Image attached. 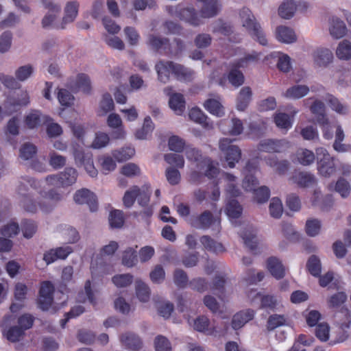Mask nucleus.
Returning a JSON list of instances; mask_svg holds the SVG:
<instances>
[{"instance_id": "nucleus-6", "label": "nucleus", "mask_w": 351, "mask_h": 351, "mask_svg": "<svg viewBox=\"0 0 351 351\" xmlns=\"http://www.w3.org/2000/svg\"><path fill=\"white\" fill-rule=\"evenodd\" d=\"M77 171L73 167H66L64 171L47 176L46 181L49 185L56 187H65L74 184L77 178Z\"/></svg>"}, {"instance_id": "nucleus-10", "label": "nucleus", "mask_w": 351, "mask_h": 351, "mask_svg": "<svg viewBox=\"0 0 351 351\" xmlns=\"http://www.w3.org/2000/svg\"><path fill=\"white\" fill-rule=\"evenodd\" d=\"M232 140L223 138L219 141V149L224 154L230 168H233L241 158V151L237 145H232Z\"/></svg>"}, {"instance_id": "nucleus-52", "label": "nucleus", "mask_w": 351, "mask_h": 351, "mask_svg": "<svg viewBox=\"0 0 351 351\" xmlns=\"http://www.w3.org/2000/svg\"><path fill=\"white\" fill-rule=\"evenodd\" d=\"M306 267L309 273L313 276L317 277L321 274L320 260L315 255L310 256L306 263Z\"/></svg>"}, {"instance_id": "nucleus-34", "label": "nucleus", "mask_w": 351, "mask_h": 351, "mask_svg": "<svg viewBox=\"0 0 351 351\" xmlns=\"http://www.w3.org/2000/svg\"><path fill=\"white\" fill-rule=\"evenodd\" d=\"M169 106L177 114H182L185 110V100L181 93H173L169 98Z\"/></svg>"}, {"instance_id": "nucleus-39", "label": "nucleus", "mask_w": 351, "mask_h": 351, "mask_svg": "<svg viewBox=\"0 0 351 351\" xmlns=\"http://www.w3.org/2000/svg\"><path fill=\"white\" fill-rule=\"evenodd\" d=\"M209 319L204 315L197 317L194 321V328L199 331L205 332L207 335H214L215 328H210Z\"/></svg>"}, {"instance_id": "nucleus-48", "label": "nucleus", "mask_w": 351, "mask_h": 351, "mask_svg": "<svg viewBox=\"0 0 351 351\" xmlns=\"http://www.w3.org/2000/svg\"><path fill=\"white\" fill-rule=\"evenodd\" d=\"M154 128L151 118L147 116L145 118L143 127L136 132L135 136L138 139H145Z\"/></svg>"}, {"instance_id": "nucleus-21", "label": "nucleus", "mask_w": 351, "mask_h": 351, "mask_svg": "<svg viewBox=\"0 0 351 351\" xmlns=\"http://www.w3.org/2000/svg\"><path fill=\"white\" fill-rule=\"evenodd\" d=\"M199 241L205 250L218 254L226 251L225 247L222 243L216 241L210 236L204 235L200 237Z\"/></svg>"}, {"instance_id": "nucleus-22", "label": "nucleus", "mask_w": 351, "mask_h": 351, "mask_svg": "<svg viewBox=\"0 0 351 351\" xmlns=\"http://www.w3.org/2000/svg\"><path fill=\"white\" fill-rule=\"evenodd\" d=\"M245 245L254 254H256L258 240L254 230L252 228H245L240 232Z\"/></svg>"}, {"instance_id": "nucleus-31", "label": "nucleus", "mask_w": 351, "mask_h": 351, "mask_svg": "<svg viewBox=\"0 0 351 351\" xmlns=\"http://www.w3.org/2000/svg\"><path fill=\"white\" fill-rule=\"evenodd\" d=\"M221 4L217 0H210L204 3L201 9L203 18H211L216 16L221 10Z\"/></svg>"}, {"instance_id": "nucleus-63", "label": "nucleus", "mask_w": 351, "mask_h": 351, "mask_svg": "<svg viewBox=\"0 0 351 351\" xmlns=\"http://www.w3.org/2000/svg\"><path fill=\"white\" fill-rule=\"evenodd\" d=\"M34 72V68L30 64L19 66L15 71L17 80L23 82L28 79Z\"/></svg>"}, {"instance_id": "nucleus-40", "label": "nucleus", "mask_w": 351, "mask_h": 351, "mask_svg": "<svg viewBox=\"0 0 351 351\" xmlns=\"http://www.w3.org/2000/svg\"><path fill=\"white\" fill-rule=\"evenodd\" d=\"M256 298H259L261 304L260 308L267 311H274L277 306V300L272 295H263L261 293H256Z\"/></svg>"}, {"instance_id": "nucleus-15", "label": "nucleus", "mask_w": 351, "mask_h": 351, "mask_svg": "<svg viewBox=\"0 0 351 351\" xmlns=\"http://www.w3.org/2000/svg\"><path fill=\"white\" fill-rule=\"evenodd\" d=\"M147 44L156 52L170 56L171 52V46L170 41L167 38H163L156 35H149Z\"/></svg>"}, {"instance_id": "nucleus-41", "label": "nucleus", "mask_w": 351, "mask_h": 351, "mask_svg": "<svg viewBox=\"0 0 351 351\" xmlns=\"http://www.w3.org/2000/svg\"><path fill=\"white\" fill-rule=\"evenodd\" d=\"M296 10V5L293 0H286L278 8V14L280 17L289 19L292 18Z\"/></svg>"}, {"instance_id": "nucleus-11", "label": "nucleus", "mask_w": 351, "mask_h": 351, "mask_svg": "<svg viewBox=\"0 0 351 351\" xmlns=\"http://www.w3.org/2000/svg\"><path fill=\"white\" fill-rule=\"evenodd\" d=\"M291 147V143L285 139L267 138L259 142L257 149L259 152L269 154L283 153Z\"/></svg>"}, {"instance_id": "nucleus-58", "label": "nucleus", "mask_w": 351, "mask_h": 351, "mask_svg": "<svg viewBox=\"0 0 351 351\" xmlns=\"http://www.w3.org/2000/svg\"><path fill=\"white\" fill-rule=\"evenodd\" d=\"M37 152V148L32 143H27L20 149V157L23 160L32 159Z\"/></svg>"}, {"instance_id": "nucleus-16", "label": "nucleus", "mask_w": 351, "mask_h": 351, "mask_svg": "<svg viewBox=\"0 0 351 351\" xmlns=\"http://www.w3.org/2000/svg\"><path fill=\"white\" fill-rule=\"evenodd\" d=\"M215 221L213 213L210 210H205L197 216H191L188 223L193 228L206 230Z\"/></svg>"}, {"instance_id": "nucleus-20", "label": "nucleus", "mask_w": 351, "mask_h": 351, "mask_svg": "<svg viewBox=\"0 0 351 351\" xmlns=\"http://www.w3.org/2000/svg\"><path fill=\"white\" fill-rule=\"evenodd\" d=\"M121 343L128 349L139 350L143 346L140 337L132 332H126L120 337Z\"/></svg>"}, {"instance_id": "nucleus-5", "label": "nucleus", "mask_w": 351, "mask_h": 351, "mask_svg": "<svg viewBox=\"0 0 351 351\" xmlns=\"http://www.w3.org/2000/svg\"><path fill=\"white\" fill-rule=\"evenodd\" d=\"M166 10L173 17H177L193 26H198L201 19L193 8H182L180 5L177 6H167Z\"/></svg>"}, {"instance_id": "nucleus-47", "label": "nucleus", "mask_w": 351, "mask_h": 351, "mask_svg": "<svg viewBox=\"0 0 351 351\" xmlns=\"http://www.w3.org/2000/svg\"><path fill=\"white\" fill-rule=\"evenodd\" d=\"M243 208L239 202L234 199H230L226 205V214L232 219H238L242 214Z\"/></svg>"}, {"instance_id": "nucleus-60", "label": "nucleus", "mask_w": 351, "mask_h": 351, "mask_svg": "<svg viewBox=\"0 0 351 351\" xmlns=\"http://www.w3.org/2000/svg\"><path fill=\"white\" fill-rule=\"evenodd\" d=\"M99 108L101 112V115L105 114L114 109V101L110 94L107 93L103 95L99 104Z\"/></svg>"}, {"instance_id": "nucleus-18", "label": "nucleus", "mask_w": 351, "mask_h": 351, "mask_svg": "<svg viewBox=\"0 0 351 351\" xmlns=\"http://www.w3.org/2000/svg\"><path fill=\"white\" fill-rule=\"evenodd\" d=\"M108 125L114 130L111 132V136L114 139L125 138V132L120 116L116 113H111L107 119Z\"/></svg>"}, {"instance_id": "nucleus-3", "label": "nucleus", "mask_w": 351, "mask_h": 351, "mask_svg": "<svg viewBox=\"0 0 351 351\" xmlns=\"http://www.w3.org/2000/svg\"><path fill=\"white\" fill-rule=\"evenodd\" d=\"M239 15L243 26L246 28L252 38L256 40L261 45H267V40L266 36L260 24L256 21V19L250 10L243 8L240 10Z\"/></svg>"}, {"instance_id": "nucleus-53", "label": "nucleus", "mask_w": 351, "mask_h": 351, "mask_svg": "<svg viewBox=\"0 0 351 351\" xmlns=\"http://www.w3.org/2000/svg\"><path fill=\"white\" fill-rule=\"evenodd\" d=\"M336 54L339 59H350L351 58V43L347 40L341 42L337 49Z\"/></svg>"}, {"instance_id": "nucleus-42", "label": "nucleus", "mask_w": 351, "mask_h": 351, "mask_svg": "<svg viewBox=\"0 0 351 351\" xmlns=\"http://www.w3.org/2000/svg\"><path fill=\"white\" fill-rule=\"evenodd\" d=\"M204 106L206 110L213 115L222 117L224 114L223 106L217 99H206L204 104Z\"/></svg>"}, {"instance_id": "nucleus-9", "label": "nucleus", "mask_w": 351, "mask_h": 351, "mask_svg": "<svg viewBox=\"0 0 351 351\" xmlns=\"http://www.w3.org/2000/svg\"><path fill=\"white\" fill-rule=\"evenodd\" d=\"M317 170L320 175L329 177L335 171L334 158L323 147L316 149Z\"/></svg>"}, {"instance_id": "nucleus-7", "label": "nucleus", "mask_w": 351, "mask_h": 351, "mask_svg": "<svg viewBox=\"0 0 351 351\" xmlns=\"http://www.w3.org/2000/svg\"><path fill=\"white\" fill-rule=\"evenodd\" d=\"M335 317L339 326L335 343H341L348 337V329L351 324V314L347 308L342 307L335 313Z\"/></svg>"}, {"instance_id": "nucleus-29", "label": "nucleus", "mask_w": 351, "mask_h": 351, "mask_svg": "<svg viewBox=\"0 0 351 351\" xmlns=\"http://www.w3.org/2000/svg\"><path fill=\"white\" fill-rule=\"evenodd\" d=\"M276 38L285 43H292L296 40V35L294 31L285 26H279L276 31Z\"/></svg>"}, {"instance_id": "nucleus-30", "label": "nucleus", "mask_w": 351, "mask_h": 351, "mask_svg": "<svg viewBox=\"0 0 351 351\" xmlns=\"http://www.w3.org/2000/svg\"><path fill=\"white\" fill-rule=\"evenodd\" d=\"M136 197L138 203L143 207L147 206L150 201L152 191L148 185H143L141 187L134 186Z\"/></svg>"}, {"instance_id": "nucleus-4", "label": "nucleus", "mask_w": 351, "mask_h": 351, "mask_svg": "<svg viewBox=\"0 0 351 351\" xmlns=\"http://www.w3.org/2000/svg\"><path fill=\"white\" fill-rule=\"evenodd\" d=\"M258 59V54L256 52H253L252 53L245 55L244 58L234 62L228 75V79L230 83L235 87L241 86L244 82V75L243 73L239 71V68L244 67L249 62H256Z\"/></svg>"}, {"instance_id": "nucleus-32", "label": "nucleus", "mask_w": 351, "mask_h": 351, "mask_svg": "<svg viewBox=\"0 0 351 351\" xmlns=\"http://www.w3.org/2000/svg\"><path fill=\"white\" fill-rule=\"evenodd\" d=\"M77 301L78 302L82 303L88 301L93 306L96 304V299L91 288V281L90 280H87L86 281L84 285V290L78 293L77 296Z\"/></svg>"}, {"instance_id": "nucleus-17", "label": "nucleus", "mask_w": 351, "mask_h": 351, "mask_svg": "<svg viewBox=\"0 0 351 351\" xmlns=\"http://www.w3.org/2000/svg\"><path fill=\"white\" fill-rule=\"evenodd\" d=\"M73 199L77 204H86L92 212L97 210L98 203L96 195L88 189H82L77 191Z\"/></svg>"}, {"instance_id": "nucleus-49", "label": "nucleus", "mask_w": 351, "mask_h": 351, "mask_svg": "<svg viewBox=\"0 0 351 351\" xmlns=\"http://www.w3.org/2000/svg\"><path fill=\"white\" fill-rule=\"evenodd\" d=\"M76 87L86 94L91 91V84L89 77L84 73H79L76 78Z\"/></svg>"}, {"instance_id": "nucleus-59", "label": "nucleus", "mask_w": 351, "mask_h": 351, "mask_svg": "<svg viewBox=\"0 0 351 351\" xmlns=\"http://www.w3.org/2000/svg\"><path fill=\"white\" fill-rule=\"evenodd\" d=\"M112 281L117 287H125L132 284L133 276L130 274L115 275Z\"/></svg>"}, {"instance_id": "nucleus-44", "label": "nucleus", "mask_w": 351, "mask_h": 351, "mask_svg": "<svg viewBox=\"0 0 351 351\" xmlns=\"http://www.w3.org/2000/svg\"><path fill=\"white\" fill-rule=\"evenodd\" d=\"M136 294L138 299L143 302L149 301L150 298V289L141 280L136 281Z\"/></svg>"}, {"instance_id": "nucleus-46", "label": "nucleus", "mask_w": 351, "mask_h": 351, "mask_svg": "<svg viewBox=\"0 0 351 351\" xmlns=\"http://www.w3.org/2000/svg\"><path fill=\"white\" fill-rule=\"evenodd\" d=\"M274 123L278 128L285 130L286 132L292 126L289 115L283 112H278L274 115Z\"/></svg>"}, {"instance_id": "nucleus-50", "label": "nucleus", "mask_w": 351, "mask_h": 351, "mask_svg": "<svg viewBox=\"0 0 351 351\" xmlns=\"http://www.w3.org/2000/svg\"><path fill=\"white\" fill-rule=\"evenodd\" d=\"M125 219L123 213L119 210H114L110 213L109 223L112 228H121L124 223Z\"/></svg>"}, {"instance_id": "nucleus-64", "label": "nucleus", "mask_w": 351, "mask_h": 351, "mask_svg": "<svg viewBox=\"0 0 351 351\" xmlns=\"http://www.w3.org/2000/svg\"><path fill=\"white\" fill-rule=\"evenodd\" d=\"M269 208L271 217L277 219L281 217L283 208L281 200L279 198H272Z\"/></svg>"}, {"instance_id": "nucleus-35", "label": "nucleus", "mask_w": 351, "mask_h": 351, "mask_svg": "<svg viewBox=\"0 0 351 351\" xmlns=\"http://www.w3.org/2000/svg\"><path fill=\"white\" fill-rule=\"evenodd\" d=\"M347 28L343 21L332 18L330 27V33L335 38H341L346 34Z\"/></svg>"}, {"instance_id": "nucleus-12", "label": "nucleus", "mask_w": 351, "mask_h": 351, "mask_svg": "<svg viewBox=\"0 0 351 351\" xmlns=\"http://www.w3.org/2000/svg\"><path fill=\"white\" fill-rule=\"evenodd\" d=\"M55 287L51 281L45 280L41 282L37 300V304L42 311L49 309L53 302Z\"/></svg>"}, {"instance_id": "nucleus-55", "label": "nucleus", "mask_w": 351, "mask_h": 351, "mask_svg": "<svg viewBox=\"0 0 351 351\" xmlns=\"http://www.w3.org/2000/svg\"><path fill=\"white\" fill-rule=\"evenodd\" d=\"M226 284V279L223 276H216L214 278L212 290L214 291H217L215 294L218 296V298L223 300H224V286Z\"/></svg>"}, {"instance_id": "nucleus-56", "label": "nucleus", "mask_w": 351, "mask_h": 351, "mask_svg": "<svg viewBox=\"0 0 351 351\" xmlns=\"http://www.w3.org/2000/svg\"><path fill=\"white\" fill-rule=\"evenodd\" d=\"M21 230L24 237L32 238L37 230V225L32 220L24 219L21 222Z\"/></svg>"}, {"instance_id": "nucleus-23", "label": "nucleus", "mask_w": 351, "mask_h": 351, "mask_svg": "<svg viewBox=\"0 0 351 351\" xmlns=\"http://www.w3.org/2000/svg\"><path fill=\"white\" fill-rule=\"evenodd\" d=\"M189 116L191 120L200 124L204 128L210 130L213 128V124L209 121L208 117L198 108H193L190 110Z\"/></svg>"}, {"instance_id": "nucleus-26", "label": "nucleus", "mask_w": 351, "mask_h": 351, "mask_svg": "<svg viewBox=\"0 0 351 351\" xmlns=\"http://www.w3.org/2000/svg\"><path fill=\"white\" fill-rule=\"evenodd\" d=\"M171 74L178 80L183 81H191L193 78L194 72L191 69H189L184 66L174 63L171 61Z\"/></svg>"}, {"instance_id": "nucleus-2", "label": "nucleus", "mask_w": 351, "mask_h": 351, "mask_svg": "<svg viewBox=\"0 0 351 351\" xmlns=\"http://www.w3.org/2000/svg\"><path fill=\"white\" fill-rule=\"evenodd\" d=\"M257 167L255 160H249L245 165V170L248 171L243 180L242 186L246 191H253L254 199L257 203L262 204L267 202L270 197V190L266 186H262L256 189L258 181L255 176L252 173Z\"/></svg>"}, {"instance_id": "nucleus-38", "label": "nucleus", "mask_w": 351, "mask_h": 351, "mask_svg": "<svg viewBox=\"0 0 351 351\" xmlns=\"http://www.w3.org/2000/svg\"><path fill=\"white\" fill-rule=\"evenodd\" d=\"M293 180L300 187L305 188L312 186L315 182L313 175L306 172H299L293 176Z\"/></svg>"}, {"instance_id": "nucleus-51", "label": "nucleus", "mask_w": 351, "mask_h": 351, "mask_svg": "<svg viewBox=\"0 0 351 351\" xmlns=\"http://www.w3.org/2000/svg\"><path fill=\"white\" fill-rule=\"evenodd\" d=\"M135 154V149L131 147H123L119 150H114L112 152L113 157L118 162H123L129 160Z\"/></svg>"}, {"instance_id": "nucleus-62", "label": "nucleus", "mask_w": 351, "mask_h": 351, "mask_svg": "<svg viewBox=\"0 0 351 351\" xmlns=\"http://www.w3.org/2000/svg\"><path fill=\"white\" fill-rule=\"evenodd\" d=\"M120 172L122 175L126 177L132 178L136 176H139L141 173V169L137 165L132 162H129L124 165L121 168Z\"/></svg>"}, {"instance_id": "nucleus-57", "label": "nucleus", "mask_w": 351, "mask_h": 351, "mask_svg": "<svg viewBox=\"0 0 351 351\" xmlns=\"http://www.w3.org/2000/svg\"><path fill=\"white\" fill-rule=\"evenodd\" d=\"M168 145L170 150L182 152L185 147V141L178 136L173 135L169 138Z\"/></svg>"}, {"instance_id": "nucleus-27", "label": "nucleus", "mask_w": 351, "mask_h": 351, "mask_svg": "<svg viewBox=\"0 0 351 351\" xmlns=\"http://www.w3.org/2000/svg\"><path fill=\"white\" fill-rule=\"evenodd\" d=\"M252 96V92L249 86L243 87L237 99V108L238 110L243 111L248 106Z\"/></svg>"}, {"instance_id": "nucleus-14", "label": "nucleus", "mask_w": 351, "mask_h": 351, "mask_svg": "<svg viewBox=\"0 0 351 351\" xmlns=\"http://www.w3.org/2000/svg\"><path fill=\"white\" fill-rule=\"evenodd\" d=\"M51 121L49 116L43 114L40 110H32L25 117L24 123L29 129H35L43 125H46Z\"/></svg>"}, {"instance_id": "nucleus-1", "label": "nucleus", "mask_w": 351, "mask_h": 351, "mask_svg": "<svg viewBox=\"0 0 351 351\" xmlns=\"http://www.w3.org/2000/svg\"><path fill=\"white\" fill-rule=\"evenodd\" d=\"M38 185V182L32 178H22L18 186V193L23 196L22 204L24 209L29 213H35L38 208L42 211L48 213L51 211L55 203L62 199L61 194L56 192V190H50L45 193L43 199L38 204L34 202L32 199V193L29 192V188L36 189Z\"/></svg>"}, {"instance_id": "nucleus-28", "label": "nucleus", "mask_w": 351, "mask_h": 351, "mask_svg": "<svg viewBox=\"0 0 351 351\" xmlns=\"http://www.w3.org/2000/svg\"><path fill=\"white\" fill-rule=\"evenodd\" d=\"M315 62L319 66H326L332 62L333 54L328 49H317L313 54Z\"/></svg>"}, {"instance_id": "nucleus-54", "label": "nucleus", "mask_w": 351, "mask_h": 351, "mask_svg": "<svg viewBox=\"0 0 351 351\" xmlns=\"http://www.w3.org/2000/svg\"><path fill=\"white\" fill-rule=\"evenodd\" d=\"M137 263V254L136 250L128 247L126 249L122 256V263L128 267H132Z\"/></svg>"}, {"instance_id": "nucleus-24", "label": "nucleus", "mask_w": 351, "mask_h": 351, "mask_svg": "<svg viewBox=\"0 0 351 351\" xmlns=\"http://www.w3.org/2000/svg\"><path fill=\"white\" fill-rule=\"evenodd\" d=\"M79 6V3L77 1H69L66 3L64 8V16L62 19V29L64 28L66 24L75 21L78 14Z\"/></svg>"}, {"instance_id": "nucleus-37", "label": "nucleus", "mask_w": 351, "mask_h": 351, "mask_svg": "<svg viewBox=\"0 0 351 351\" xmlns=\"http://www.w3.org/2000/svg\"><path fill=\"white\" fill-rule=\"evenodd\" d=\"M311 112L316 116L318 124H326L327 123V117L325 114V105L319 100H315L311 106Z\"/></svg>"}, {"instance_id": "nucleus-8", "label": "nucleus", "mask_w": 351, "mask_h": 351, "mask_svg": "<svg viewBox=\"0 0 351 351\" xmlns=\"http://www.w3.org/2000/svg\"><path fill=\"white\" fill-rule=\"evenodd\" d=\"M73 154L77 166H83L86 171L92 178L97 176L98 171L94 166L91 153H85L83 148L78 144H76L73 145Z\"/></svg>"}, {"instance_id": "nucleus-43", "label": "nucleus", "mask_w": 351, "mask_h": 351, "mask_svg": "<svg viewBox=\"0 0 351 351\" xmlns=\"http://www.w3.org/2000/svg\"><path fill=\"white\" fill-rule=\"evenodd\" d=\"M202 162V167H206L204 173L205 176L210 179L216 178L219 173L218 162H214L209 157H205Z\"/></svg>"}, {"instance_id": "nucleus-19", "label": "nucleus", "mask_w": 351, "mask_h": 351, "mask_svg": "<svg viewBox=\"0 0 351 351\" xmlns=\"http://www.w3.org/2000/svg\"><path fill=\"white\" fill-rule=\"evenodd\" d=\"M255 312L252 309H246L237 313L232 319V327L234 330L242 328L247 322L253 319Z\"/></svg>"}, {"instance_id": "nucleus-61", "label": "nucleus", "mask_w": 351, "mask_h": 351, "mask_svg": "<svg viewBox=\"0 0 351 351\" xmlns=\"http://www.w3.org/2000/svg\"><path fill=\"white\" fill-rule=\"evenodd\" d=\"M98 161L101 165L102 171L105 174L114 170L117 166L115 161L110 156H101Z\"/></svg>"}, {"instance_id": "nucleus-33", "label": "nucleus", "mask_w": 351, "mask_h": 351, "mask_svg": "<svg viewBox=\"0 0 351 351\" xmlns=\"http://www.w3.org/2000/svg\"><path fill=\"white\" fill-rule=\"evenodd\" d=\"M170 62L161 60L156 64L158 80L162 83H167L169 80V75L171 73Z\"/></svg>"}, {"instance_id": "nucleus-25", "label": "nucleus", "mask_w": 351, "mask_h": 351, "mask_svg": "<svg viewBox=\"0 0 351 351\" xmlns=\"http://www.w3.org/2000/svg\"><path fill=\"white\" fill-rule=\"evenodd\" d=\"M267 267L276 279H281L285 275V268L280 261L276 257H270L267 261Z\"/></svg>"}, {"instance_id": "nucleus-45", "label": "nucleus", "mask_w": 351, "mask_h": 351, "mask_svg": "<svg viewBox=\"0 0 351 351\" xmlns=\"http://www.w3.org/2000/svg\"><path fill=\"white\" fill-rule=\"evenodd\" d=\"M296 156L299 163L304 166L312 164L315 158L314 153L307 149H298Z\"/></svg>"}, {"instance_id": "nucleus-36", "label": "nucleus", "mask_w": 351, "mask_h": 351, "mask_svg": "<svg viewBox=\"0 0 351 351\" xmlns=\"http://www.w3.org/2000/svg\"><path fill=\"white\" fill-rule=\"evenodd\" d=\"M309 88L306 85H294L289 88L284 96L289 99H300L308 94Z\"/></svg>"}, {"instance_id": "nucleus-13", "label": "nucleus", "mask_w": 351, "mask_h": 351, "mask_svg": "<svg viewBox=\"0 0 351 351\" xmlns=\"http://www.w3.org/2000/svg\"><path fill=\"white\" fill-rule=\"evenodd\" d=\"M29 103V97L27 91L21 90L16 97L8 99L4 104V112L5 115H11L20 110L21 107L25 106Z\"/></svg>"}]
</instances>
